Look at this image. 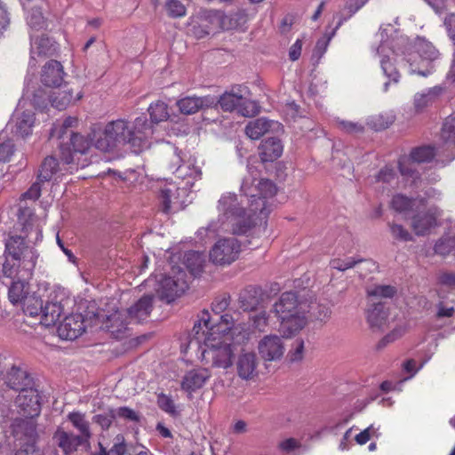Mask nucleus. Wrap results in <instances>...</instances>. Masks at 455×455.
I'll use <instances>...</instances> for the list:
<instances>
[{"label":"nucleus","mask_w":455,"mask_h":455,"mask_svg":"<svg viewBox=\"0 0 455 455\" xmlns=\"http://www.w3.org/2000/svg\"><path fill=\"white\" fill-rule=\"evenodd\" d=\"M36 216L30 210L20 211L18 216L17 229L20 235H10L4 243V258L0 281L8 287V299L11 303L21 304L29 292V281L39 257L29 235L35 232L36 240L42 236L41 230L35 226Z\"/></svg>","instance_id":"f257e3e1"},{"label":"nucleus","mask_w":455,"mask_h":455,"mask_svg":"<svg viewBox=\"0 0 455 455\" xmlns=\"http://www.w3.org/2000/svg\"><path fill=\"white\" fill-rule=\"evenodd\" d=\"M246 196L248 208L236 210L234 215V232L246 234L258 224H267V219L271 212L268 199L275 196V184L268 179H261L257 185L247 188L243 183L241 188Z\"/></svg>","instance_id":"f03ea898"},{"label":"nucleus","mask_w":455,"mask_h":455,"mask_svg":"<svg viewBox=\"0 0 455 455\" xmlns=\"http://www.w3.org/2000/svg\"><path fill=\"white\" fill-rule=\"evenodd\" d=\"M386 47H389L394 55L402 52L403 60L408 64V72L427 77L435 72V61L440 58V52L429 41L418 37L410 43L406 36H396L391 41H384L378 48L382 53Z\"/></svg>","instance_id":"7ed1b4c3"},{"label":"nucleus","mask_w":455,"mask_h":455,"mask_svg":"<svg viewBox=\"0 0 455 455\" xmlns=\"http://www.w3.org/2000/svg\"><path fill=\"white\" fill-rule=\"evenodd\" d=\"M228 299H216L212 304V315L209 335L204 339L206 349L203 355L211 358L212 364L228 368Z\"/></svg>","instance_id":"20e7f679"},{"label":"nucleus","mask_w":455,"mask_h":455,"mask_svg":"<svg viewBox=\"0 0 455 455\" xmlns=\"http://www.w3.org/2000/svg\"><path fill=\"white\" fill-rule=\"evenodd\" d=\"M65 296L63 293H51L47 300H44L38 292L30 293L21 302L25 315L32 317L39 316L40 323L45 326L54 325L64 308Z\"/></svg>","instance_id":"39448f33"},{"label":"nucleus","mask_w":455,"mask_h":455,"mask_svg":"<svg viewBox=\"0 0 455 455\" xmlns=\"http://www.w3.org/2000/svg\"><path fill=\"white\" fill-rule=\"evenodd\" d=\"M274 312L280 322L279 331L285 337H291L307 324V317L299 310L295 292H283L275 303Z\"/></svg>","instance_id":"423d86ee"},{"label":"nucleus","mask_w":455,"mask_h":455,"mask_svg":"<svg viewBox=\"0 0 455 455\" xmlns=\"http://www.w3.org/2000/svg\"><path fill=\"white\" fill-rule=\"evenodd\" d=\"M132 124L125 119H117L108 122L104 129L94 133V146L102 152H111L121 146L129 144L134 149Z\"/></svg>","instance_id":"0eeeda50"},{"label":"nucleus","mask_w":455,"mask_h":455,"mask_svg":"<svg viewBox=\"0 0 455 455\" xmlns=\"http://www.w3.org/2000/svg\"><path fill=\"white\" fill-rule=\"evenodd\" d=\"M435 148L430 145L420 146L411 149L408 156H403L398 159L399 172L406 181H411V186H418L421 181V175L415 169L414 164L429 163L435 156Z\"/></svg>","instance_id":"6e6552de"},{"label":"nucleus","mask_w":455,"mask_h":455,"mask_svg":"<svg viewBox=\"0 0 455 455\" xmlns=\"http://www.w3.org/2000/svg\"><path fill=\"white\" fill-rule=\"evenodd\" d=\"M60 162L52 156L44 158L37 175L40 181L48 182L52 178L57 180L66 174L72 173L74 170L77 169L75 166L71 151L65 145L60 147Z\"/></svg>","instance_id":"1a4fd4ad"},{"label":"nucleus","mask_w":455,"mask_h":455,"mask_svg":"<svg viewBox=\"0 0 455 455\" xmlns=\"http://www.w3.org/2000/svg\"><path fill=\"white\" fill-rule=\"evenodd\" d=\"M227 94L228 92H224L219 100H217L216 97L210 95L204 97L187 96L179 100L176 102V105L179 108L180 112L187 116L193 115L204 108L212 106L218 107L219 105L224 111H226L228 110V103L226 102Z\"/></svg>","instance_id":"9d476101"},{"label":"nucleus","mask_w":455,"mask_h":455,"mask_svg":"<svg viewBox=\"0 0 455 455\" xmlns=\"http://www.w3.org/2000/svg\"><path fill=\"white\" fill-rule=\"evenodd\" d=\"M11 430L15 442L18 443L17 445L20 446V448L36 445L37 432L34 416L15 419L11 425Z\"/></svg>","instance_id":"9b49d317"},{"label":"nucleus","mask_w":455,"mask_h":455,"mask_svg":"<svg viewBox=\"0 0 455 455\" xmlns=\"http://www.w3.org/2000/svg\"><path fill=\"white\" fill-rule=\"evenodd\" d=\"M92 312H88L85 316L82 314H71L66 316L58 326V333L62 339H76L80 337L86 329L85 323ZM92 321V316H90Z\"/></svg>","instance_id":"f8f14e48"},{"label":"nucleus","mask_w":455,"mask_h":455,"mask_svg":"<svg viewBox=\"0 0 455 455\" xmlns=\"http://www.w3.org/2000/svg\"><path fill=\"white\" fill-rule=\"evenodd\" d=\"M258 351L265 362L280 361L285 352L284 343L281 337L270 334L263 337L258 344Z\"/></svg>","instance_id":"ddd939ff"},{"label":"nucleus","mask_w":455,"mask_h":455,"mask_svg":"<svg viewBox=\"0 0 455 455\" xmlns=\"http://www.w3.org/2000/svg\"><path fill=\"white\" fill-rule=\"evenodd\" d=\"M442 211L435 207H430L427 211H419L411 218V228L417 235H425L431 228L438 225L437 219Z\"/></svg>","instance_id":"4468645a"},{"label":"nucleus","mask_w":455,"mask_h":455,"mask_svg":"<svg viewBox=\"0 0 455 455\" xmlns=\"http://www.w3.org/2000/svg\"><path fill=\"white\" fill-rule=\"evenodd\" d=\"M15 403L28 416H37L41 411L40 395L36 383L18 391Z\"/></svg>","instance_id":"2eb2a0df"},{"label":"nucleus","mask_w":455,"mask_h":455,"mask_svg":"<svg viewBox=\"0 0 455 455\" xmlns=\"http://www.w3.org/2000/svg\"><path fill=\"white\" fill-rule=\"evenodd\" d=\"M187 289L188 283L183 277L164 276L159 283L157 293L162 300L171 303Z\"/></svg>","instance_id":"dca6fc26"},{"label":"nucleus","mask_w":455,"mask_h":455,"mask_svg":"<svg viewBox=\"0 0 455 455\" xmlns=\"http://www.w3.org/2000/svg\"><path fill=\"white\" fill-rule=\"evenodd\" d=\"M65 76L62 64L58 60H51L42 68L41 82L48 87H60Z\"/></svg>","instance_id":"f3484780"},{"label":"nucleus","mask_w":455,"mask_h":455,"mask_svg":"<svg viewBox=\"0 0 455 455\" xmlns=\"http://www.w3.org/2000/svg\"><path fill=\"white\" fill-rule=\"evenodd\" d=\"M283 125L276 121L268 120L265 117H259L250 121L244 129V132L251 140H259L270 130L282 129Z\"/></svg>","instance_id":"a211bd4d"},{"label":"nucleus","mask_w":455,"mask_h":455,"mask_svg":"<svg viewBox=\"0 0 455 455\" xmlns=\"http://www.w3.org/2000/svg\"><path fill=\"white\" fill-rule=\"evenodd\" d=\"M52 439L65 455H71L79 446L86 444L76 435L67 432L62 427L57 428Z\"/></svg>","instance_id":"6ab92c4d"},{"label":"nucleus","mask_w":455,"mask_h":455,"mask_svg":"<svg viewBox=\"0 0 455 455\" xmlns=\"http://www.w3.org/2000/svg\"><path fill=\"white\" fill-rule=\"evenodd\" d=\"M9 367L4 379V383L11 389L18 392L22 390L23 387L34 385L33 378L26 371L12 364Z\"/></svg>","instance_id":"aec40b11"},{"label":"nucleus","mask_w":455,"mask_h":455,"mask_svg":"<svg viewBox=\"0 0 455 455\" xmlns=\"http://www.w3.org/2000/svg\"><path fill=\"white\" fill-rule=\"evenodd\" d=\"M153 295L141 297L133 306L127 310L130 322L140 323L146 320L153 308Z\"/></svg>","instance_id":"412c9836"},{"label":"nucleus","mask_w":455,"mask_h":455,"mask_svg":"<svg viewBox=\"0 0 455 455\" xmlns=\"http://www.w3.org/2000/svg\"><path fill=\"white\" fill-rule=\"evenodd\" d=\"M366 319L372 329H380L383 327L387 319L386 304L382 301L369 300V306L366 310Z\"/></svg>","instance_id":"4be33fe9"},{"label":"nucleus","mask_w":455,"mask_h":455,"mask_svg":"<svg viewBox=\"0 0 455 455\" xmlns=\"http://www.w3.org/2000/svg\"><path fill=\"white\" fill-rule=\"evenodd\" d=\"M212 324V321L211 320L210 313L207 310L202 311L198 321L193 326L190 343L195 342L199 347L201 344L205 345L204 339L209 335Z\"/></svg>","instance_id":"5701e85b"},{"label":"nucleus","mask_w":455,"mask_h":455,"mask_svg":"<svg viewBox=\"0 0 455 455\" xmlns=\"http://www.w3.org/2000/svg\"><path fill=\"white\" fill-rule=\"evenodd\" d=\"M151 120L148 121L147 116H141L137 117L132 124V138L137 139L134 141V151L138 152L142 147L144 140L153 134V125Z\"/></svg>","instance_id":"b1692460"},{"label":"nucleus","mask_w":455,"mask_h":455,"mask_svg":"<svg viewBox=\"0 0 455 455\" xmlns=\"http://www.w3.org/2000/svg\"><path fill=\"white\" fill-rule=\"evenodd\" d=\"M93 319L95 322H103L106 318V325L105 328L118 337L120 334H123L124 331L127 329L128 323L126 320L123 319V315L120 312H115L110 315H105L101 312H93L92 311Z\"/></svg>","instance_id":"393cba45"},{"label":"nucleus","mask_w":455,"mask_h":455,"mask_svg":"<svg viewBox=\"0 0 455 455\" xmlns=\"http://www.w3.org/2000/svg\"><path fill=\"white\" fill-rule=\"evenodd\" d=\"M258 359L253 352L243 353L236 362L237 372L243 379H251L257 376Z\"/></svg>","instance_id":"a878e982"},{"label":"nucleus","mask_w":455,"mask_h":455,"mask_svg":"<svg viewBox=\"0 0 455 455\" xmlns=\"http://www.w3.org/2000/svg\"><path fill=\"white\" fill-rule=\"evenodd\" d=\"M283 150L281 140L277 138H268L263 140L259 148L262 162H273L282 156Z\"/></svg>","instance_id":"bb28decb"},{"label":"nucleus","mask_w":455,"mask_h":455,"mask_svg":"<svg viewBox=\"0 0 455 455\" xmlns=\"http://www.w3.org/2000/svg\"><path fill=\"white\" fill-rule=\"evenodd\" d=\"M83 97L81 92H78L74 96L73 89L65 86L53 92L50 96L52 106L59 110H63L69 106L70 103L79 100Z\"/></svg>","instance_id":"cd10ccee"},{"label":"nucleus","mask_w":455,"mask_h":455,"mask_svg":"<svg viewBox=\"0 0 455 455\" xmlns=\"http://www.w3.org/2000/svg\"><path fill=\"white\" fill-rule=\"evenodd\" d=\"M58 46L55 41L46 36L37 37L32 44L30 54L31 60H36V56H52L57 52Z\"/></svg>","instance_id":"c85d7f7f"},{"label":"nucleus","mask_w":455,"mask_h":455,"mask_svg":"<svg viewBox=\"0 0 455 455\" xmlns=\"http://www.w3.org/2000/svg\"><path fill=\"white\" fill-rule=\"evenodd\" d=\"M67 418L79 432V435H76L86 444H89L92 434L91 432L90 422L85 419V414L80 411H72L68 414Z\"/></svg>","instance_id":"c756f323"},{"label":"nucleus","mask_w":455,"mask_h":455,"mask_svg":"<svg viewBox=\"0 0 455 455\" xmlns=\"http://www.w3.org/2000/svg\"><path fill=\"white\" fill-rule=\"evenodd\" d=\"M205 370H193L188 371L181 382L182 389L192 392L201 388L208 379Z\"/></svg>","instance_id":"7c9ffc66"},{"label":"nucleus","mask_w":455,"mask_h":455,"mask_svg":"<svg viewBox=\"0 0 455 455\" xmlns=\"http://www.w3.org/2000/svg\"><path fill=\"white\" fill-rule=\"evenodd\" d=\"M62 145L69 148L72 155L76 153L84 155L91 148L92 140L79 132H75L70 135V138L67 141L60 142L59 148H60ZM72 157L74 158V156H72Z\"/></svg>","instance_id":"2f4dec72"},{"label":"nucleus","mask_w":455,"mask_h":455,"mask_svg":"<svg viewBox=\"0 0 455 455\" xmlns=\"http://www.w3.org/2000/svg\"><path fill=\"white\" fill-rule=\"evenodd\" d=\"M200 17H203L210 27V32L213 30H224L226 14L224 11L214 9H200Z\"/></svg>","instance_id":"473e14b6"},{"label":"nucleus","mask_w":455,"mask_h":455,"mask_svg":"<svg viewBox=\"0 0 455 455\" xmlns=\"http://www.w3.org/2000/svg\"><path fill=\"white\" fill-rule=\"evenodd\" d=\"M260 291L253 286L245 288L239 296L240 307L244 311H252L259 304Z\"/></svg>","instance_id":"72a5a7b5"},{"label":"nucleus","mask_w":455,"mask_h":455,"mask_svg":"<svg viewBox=\"0 0 455 455\" xmlns=\"http://www.w3.org/2000/svg\"><path fill=\"white\" fill-rule=\"evenodd\" d=\"M236 111L239 115L244 117H251L259 113V106L254 100H249L246 97L237 98V102L229 108V112Z\"/></svg>","instance_id":"f704fd0d"},{"label":"nucleus","mask_w":455,"mask_h":455,"mask_svg":"<svg viewBox=\"0 0 455 455\" xmlns=\"http://www.w3.org/2000/svg\"><path fill=\"white\" fill-rule=\"evenodd\" d=\"M188 25L189 27L188 33L196 39H201L208 36L210 27L206 24L203 17H200V10L188 19Z\"/></svg>","instance_id":"c9c22d12"},{"label":"nucleus","mask_w":455,"mask_h":455,"mask_svg":"<svg viewBox=\"0 0 455 455\" xmlns=\"http://www.w3.org/2000/svg\"><path fill=\"white\" fill-rule=\"evenodd\" d=\"M250 329L245 324H233L229 326V358L231 357V346L242 345L250 339ZM231 363H229V365Z\"/></svg>","instance_id":"e433bc0d"},{"label":"nucleus","mask_w":455,"mask_h":455,"mask_svg":"<svg viewBox=\"0 0 455 455\" xmlns=\"http://www.w3.org/2000/svg\"><path fill=\"white\" fill-rule=\"evenodd\" d=\"M204 262V255L199 251H189L184 255V264L194 276L203 271Z\"/></svg>","instance_id":"4c0bfd02"},{"label":"nucleus","mask_w":455,"mask_h":455,"mask_svg":"<svg viewBox=\"0 0 455 455\" xmlns=\"http://www.w3.org/2000/svg\"><path fill=\"white\" fill-rule=\"evenodd\" d=\"M228 240L221 238L212 247L209 257L210 260L216 266H225L228 263Z\"/></svg>","instance_id":"58836bf2"},{"label":"nucleus","mask_w":455,"mask_h":455,"mask_svg":"<svg viewBox=\"0 0 455 455\" xmlns=\"http://www.w3.org/2000/svg\"><path fill=\"white\" fill-rule=\"evenodd\" d=\"M148 110L150 116V120L154 124H159L166 121L169 117L168 106L164 101L157 100L156 102L150 104Z\"/></svg>","instance_id":"ea45409f"},{"label":"nucleus","mask_w":455,"mask_h":455,"mask_svg":"<svg viewBox=\"0 0 455 455\" xmlns=\"http://www.w3.org/2000/svg\"><path fill=\"white\" fill-rule=\"evenodd\" d=\"M172 196L173 192L172 189L164 188L161 190L159 196V205L161 211L165 214H169L179 210V206H176V204H178V201L176 199L172 200Z\"/></svg>","instance_id":"a19ab883"},{"label":"nucleus","mask_w":455,"mask_h":455,"mask_svg":"<svg viewBox=\"0 0 455 455\" xmlns=\"http://www.w3.org/2000/svg\"><path fill=\"white\" fill-rule=\"evenodd\" d=\"M34 124L33 115L30 113L23 112L21 116L17 118L15 124V133L22 138L29 135L32 131Z\"/></svg>","instance_id":"79ce46f5"},{"label":"nucleus","mask_w":455,"mask_h":455,"mask_svg":"<svg viewBox=\"0 0 455 455\" xmlns=\"http://www.w3.org/2000/svg\"><path fill=\"white\" fill-rule=\"evenodd\" d=\"M249 20L248 14L244 10H238L229 17V32H245Z\"/></svg>","instance_id":"37998d69"},{"label":"nucleus","mask_w":455,"mask_h":455,"mask_svg":"<svg viewBox=\"0 0 455 455\" xmlns=\"http://www.w3.org/2000/svg\"><path fill=\"white\" fill-rule=\"evenodd\" d=\"M417 204L416 199L409 198L402 194H396L391 200V207L398 212L412 211Z\"/></svg>","instance_id":"c03bdc74"},{"label":"nucleus","mask_w":455,"mask_h":455,"mask_svg":"<svg viewBox=\"0 0 455 455\" xmlns=\"http://www.w3.org/2000/svg\"><path fill=\"white\" fill-rule=\"evenodd\" d=\"M441 138L444 144L455 145V112L448 116L443 125Z\"/></svg>","instance_id":"a18cd8bd"},{"label":"nucleus","mask_w":455,"mask_h":455,"mask_svg":"<svg viewBox=\"0 0 455 455\" xmlns=\"http://www.w3.org/2000/svg\"><path fill=\"white\" fill-rule=\"evenodd\" d=\"M396 293V288L392 285H376L367 290L369 300H377L378 299H391Z\"/></svg>","instance_id":"49530a36"},{"label":"nucleus","mask_w":455,"mask_h":455,"mask_svg":"<svg viewBox=\"0 0 455 455\" xmlns=\"http://www.w3.org/2000/svg\"><path fill=\"white\" fill-rule=\"evenodd\" d=\"M116 419L115 409L108 408L99 414L92 417V422L99 425L103 431L108 430L114 420Z\"/></svg>","instance_id":"de8ad7c7"},{"label":"nucleus","mask_w":455,"mask_h":455,"mask_svg":"<svg viewBox=\"0 0 455 455\" xmlns=\"http://www.w3.org/2000/svg\"><path fill=\"white\" fill-rule=\"evenodd\" d=\"M164 7L168 16L172 19L182 18L187 14V8L180 0H166Z\"/></svg>","instance_id":"09e8293b"},{"label":"nucleus","mask_w":455,"mask_h":455,"mask_svg":"<svg viewBox=\"0 0 455 455\" xmlns=\"http://www.w3.org/2000/svg\"><path fill=\"white\" fill-rule=\"evenodd\" d=\"M455 249V236L444 235L441 237L435 244V252L446 256Z\"/></svg>","instance_id":"8fccbe9b"},{"label":"nucleus","mask_w":455,"mask_h":455,"mask_svg":"<svg viewBox=\"0 0 455 455\" xmlns=\"http://www.w3.org/2000/svg\"><path fill=\"white\" fill-rule=\"evenodd\" d=\"M157 405L162 411H165L172 417L180 416V412L177 410L173 400L164 394L158 395Z\"/></svg>","instance_id":"3c124183"},{"label":"nucleus","mask_w":455,"mask_h":455,"mask_svg":"<svg viewBox=\"0 0 455 455\" xmlns=\"http://www.w3.org/2000/svg\"><path fill=\"white\" fill-rule=\"evenodd\" d=\"M380 66L384 74L395 83H397L400 78V74L391 60L389 56H383L380 60Z\"/></svg>","instance_id":"603ef678"},{"label":"nucleus","mask_w":455,"mask_h":455,"mask_svg":"<svg viewBox=\"0 0 455 455\" xmlns=\"http://www.w3.org/2000/svg\"><path fill=\"white\" fill-rule=\"evenodd\" d=\"M269 315L265 310L256 311L250 316V322L255 330L264 331L268 325Z\"/></svg>","instance_id":"864d4df0"},{"label":"nucleus","mask_w":455,"mask_h":455,"mask_svg":"<svg viewBox=\"0 0 455 455\" xmlns=\"http://www.w3.org/2000/svg\"><path fill=\"white\" fill-rule=\"evenodd\" d=\"M305 344L301 339L294 340L291 348L288 353V358L291 363L300 362L304 358Z\"/></svg>","instance_id":"5fc2aeb1"},{"label":"nucleus","mask_w":455,"mask_h":455,"mask_svg":"<svg viewBox=\"0 0 455 455\" xmlns=\"http://www.w3.org/2000/svg\"><path fill=\"white\" fill-rule=\"evenodd\" d=\"M396 178V172L393 166L385 165L374 176L375 182L390 183Z\"/></svg>","instance_id":"6e6d98bb"},{"label":"nucleus","mask_w":455,"mask_h":455,"mask_svg":"<svg viewBox=\"0 0 455 455\" xmlns=\"http://www.w3.org/2000/svg\"><path fill=\"white\" fill-rule=\"evenodd\" d=\"M363 261L362 259L347 258L346 259H333L331 260L330 265L332 268L345 271L347 269L354 267L357 263Z\"/></svg>","instance_id":"4d7b16f0"},{"label":"nucleus","mask_w":455,"mask_h":455,"mask_svg":"<svg viewBox=\"0 0 455 455\" xmlns=\"http://www.w3.org/2000/svg\"><path fill=\"white\" fill-rule=\"evenodd\" d=\"M342 23L343 20H340L336 28L329 35H324L323 37L317 40L315 44V52L318 54L323 55L326 52L331 38L334 36L336 31L342 25Z\"/></svg>","instance_id":"13d9d810"},{"label":"nucleus","mask_w":455,"mask_h":455,"mask_svg":"<svg viewBox=\"0 0 455 455\" xmlns=\"http://www.w3.org/2000/svg\"><path fill=\"white\" fill-rule=\"evenodd\" d=\"M76 132H74L73 129H67L64 128V125L61 124H54L53 127L51 129L50 132V137L51 138H57L60 140V142H65L67 141L71 134H74Z\"/></svg>","instance_id":"bf43d9fd"},{"label":"nucleus","mask_w":455,"mask_h":455,"mask_svg":"<svg viewBox=\"0 0 455 455\" xmlns=\"http://www.w3.org/2000/svg\"><path fill=\"white\" fill-rule=\"evenodd\" d=\"M408 331L407 325H399L394 328L388 334H387L380 341L379 346H385L387 343L394 342L397 339L403 337Z\"/></svg>","instance_id":"052dcab7"},{"label":"nucleus","mask_w":455,"mask_h":455,"mask_svg":"<svg viewBox=\"0 0 455 455\" xmlns=\"http://www.w3.org/2000/svg\"><path fill=\"white\" fill-rule=\"evenodd\" d=\"M389 228H390V232L392 234V236L395 239L403 241V242L412 240L411 235L402 225L393 223V224H389Z\"/></svg>","instance_id":"680f3d73"},{"label":"nucleus","mask_w":455,"mask_h":455,"mask_svg":"<svg viewBox=\"0 0 455 455\" xmlns=\"http://www.w3.org/2000/svg\"><path fill=\"white\" fill-rule=\"evenodd\" d=\"M337 126L347 133L355 134L363 132V126L361 124L351 121L338 120Z\"/></svg>","instance_id":"e2e57ef3"},{"label":"nucleus","mask_w":455,"mask_h":455,"mask_svg":"<svg viewBox=\"0 0 455 455\" xmlns=\"http://www.w3.org/2000/svg\"><path fill=\"white\" fill-rule=\"evenodd\" d=\"M115 413L116 417H119L132 422H139L140 419V415L134 410L127 406H122L115 409Z\"/></svg>","instance_id":"0e129e2a"},{"label":"nucleus","mask_w":455,"mask_h":455,"mask_svg":"<svg viewBox=\"0 0 455 455\" xmlns=\"http://www.w3.org/2000/svg\"><path fill=\"white\" fill-rule=\"evenodd\" d=\"M126 452V444L124 437L117 435L114 439V444L109 451L106 450V455H124Z\"/></svg>","instance_id":"69168bd1"},{"label":"nucleus","mask_w":455,"mask_h":455,"mask_svg":"<svg viewBox=\"0 0 455 455\" xmlns=\"http://www.w3.org/2000/svg\"><path fill=\"white\" fill-rule=\"evenodd\" d=\"M15 148L12 140H8L0 144V163H7L14 154Z\"/></svg>","instance_id":"338daca9"},{"label":"nucleus","mask_w":455,"mask_h":455,"mask_svg":"<svg viewBox=\"0 0 455 455\" xmlns=\"http://www.w3.org/2000/svg\"><path fill=\"white\" fill-rule=\"evenodd\" d=\"M246 97L249 94L247 86L244 85H233L229 90V108L237 102V98Z\"/></svg>","instance_id":"774afa93"}]
</instances>
